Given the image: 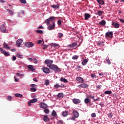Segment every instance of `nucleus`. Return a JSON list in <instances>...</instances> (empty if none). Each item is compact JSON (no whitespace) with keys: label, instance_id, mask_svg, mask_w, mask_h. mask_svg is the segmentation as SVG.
<instances>
[{"label":"nucleus","instance_id":"9","mask_svg":"<svg viewBox=\"0 0 124 124\" xmlns=\"http://www.w3.org/2000/svg\"><path fill=\"white\" fill-rule=\"evenodd\" d=\"M76 80L79 83H84V82H85V81H84V79H83V78H82L81 77H77L76 78Z\"/></svg>","mask_w":124,"mask_h":124},{"label":"nucleus","instance_id":"29","mask_svg":"<svg viewBox=\"0 0 124 124\" xmlns=\"http://www.w3.org/2000/svg\"><path fill=\"white\" fill-rule=\"evenodd\" d=\"M97 1L99 4H101L102 5H104V1L103 0H97Z\"/></svg>","mask_w":124,"mask_h":124},{"label":"nucleus","instance_id":"57","mask_svg":"<svg viewBox=\"0 0 124 124\" xmlns=\"http://www.w3.org/2000/svg\"><path fill=\"white\" fill-rule=\"evenodd\" d=\"M67 120H73V121H75V118L74 117H72V118H68Z\"/></svg>","mask_w":124,"mask_h":124},{"label":"nucleus","instance_id":"5","mask_svg":"<svg viewBox=\"0 0 124 124\" xmlns=\"http://www.w3.org/2000/svg\"><path fill=\"white\" fill-rule=\"evenodd\" d=\"M42 70H43V72L44 73H46V74H49L50 73V69L47 67H43L41 68Z\"/></svg>","mask_w":124,"mask_h":124},{"label":"nucleus","instance_id":"26","mask_svg":"<svg viewBox=\"0 0 124 124\" xmlns=\"http://www.w3.org/2000/svg\"><path fill=\"white\" fill-rule=\"evenodd\" d=\"M99 24L101 26H105L106 25V21L105 20H102L99 22Z\"/></svg>","mask_w":124,"mask_h":124},{"label":"nucleus","instance_id":"20","mask_svg":"<svg viewBox=\"0 0 124 124\" xmlns=\"http://www.w3.org/2000/svg\"><path fill=\"white\" fill-rule=\"evenodd\" d=\"M60 81H61V82H63V83H68V80L62 77L60 78Z\"/></svg>","mask_w":124,"mask_h":124},{"label":"nucleus","instance_id":"50","mask_svg":"<svg viewBox=\"0 0 124 124\" xmlns=\"http://www.w3.org/2000/svg\"><path fill=\"white\" fill-rule=\"evenodd\" d=\"M106 61L107 62L108 64H111V61H110V60L107 59Z\"/></svg>","mask_w":124,"mask_h":124},{"label":"nucleus","instance_id":"28","mask_svg":"<svg viewBox=\"0 0 124 124\" xmlns=\"http://www.w3.org/2000/svg\"><path fill=\"white\" fill-rule=\"evenodd\" d=\"M15 95L16 97H20V98H22V97H23V95L20 93H15Z\"/></svg>","mask_w":124,"mask_h":124},{"label":"nucleus","instance_id":"27","mask_svg":"<svg viewBox=\"0 0 124 124\" xmlns=\"http://www.w3.org/2000/svg\"><path fill=\"white\" fill-rule=\"evenodd\" d=\"M88 63V60L87 59H84L82 62V65H86L87 63Z\"/></svg>","mask_w":124,"mask_h":124},{"label":"nucleus","instance_id":"17","mask_svg":"<svg viewBox=\"0 0 124 124\" xmlns=\"http://www.w3.org/2000/svg\"><path fill=\"white\" fill-rule=\"evenodd\" d=\"M27 67L31 70V71H34V70H35V69L33 68V66L32 65H29L27 66Z\"/></svg>","mask_w":124,"mask_h":124},{"label":"nucleus","instance_id":"38","mask_svg":"<svg viewBox=\"0 0 124 124\" xmlns=\"http://www.w3.org/2000/svg\"><path fill=\"white\" fill-rule=\"evenodd\" d=\"M84 102L86 103V104H88L90 102V99L89 98H86L84 100Z\"/></svg>","mask_w":124,"mask_h":124},{"label":"nucleus","instance_id":"63","mask_svg":"<svg viewBox=\"0 0 124 124\" xmlns=\"http://www.w3.org/2000/svg\"><path fill=\"white\" fill-rule=\"evenodd\" d=\"M30 87H31L32 88L33 87H35V84H31Z\"/></svg>","mask_w":124,"mask_h":124},{"label":"nucleus","instance_id":"53","mask_svg":"<svg viewBox=\"0 0 124 124\" xmlns=\"http://www.w3.org/2000/svg\"><path fill=\"white\" fill-rule=\"evenodd\" d=\"M16 56H13V58H12V61L13 62H14V61H16Z\"/></svg>","mask_w":124,"mask_h":124},{"label":"nucleus","instance_id":"4","mask_svg":"<svg viewBox=\"0 0 124 124\" xmlns=\"http://www.w3.org/2000/svg\"><path fill=\"white\" fill-rule=\"evenodd\" d=\"M53 62V60H46L45 61V63H46V64H47V66H48V67H50V65H52L53 64H52Z\"/></svg>","mask_w":124,"mask_h":124},{"label":"nucleus","instance_id":"18","mask_svg":"<svg viewBox=\"0 0 124 124\" xmlns=\"http://www.w3.org/2000/svg\"><path fill=\"white\" fill-rule=\"evenodd\" d=\"M97 45L100 47H102V46H104V43L103 42L99 41L97 43Z\"/></svg>","mask_w":124,"mask_h":124},{"label":"nucleus","instance_id":"24","mask_svg":"<svg viewBox=\"0 0 124 124\" xmlns=\"http://www.w3.org/2000/svg\"><path fill=\"white\" fill-rule=\"evenodd\" d=\"M68 115V113L66 111H64L62 112V115L63 117H66Z\"/></svg>","mask_w":124,"mask_h":124},{"label":"nucleus","instance_id":"8","mask_svg":"<svg viewBox=\"0 0 124 124\" xmlns=\"http://www.w3.org/2000/svg\"><path fill=\"white\" fill-rule=\"evenodd\" d=\"M111 25L115 29H119V28H120V24L119 23H115V22H114V21L112 22V24Z\"/></svg>","mask_w":124,"mask_h":124},{"label":"nucleus","instance_id":"52","mask_svg":"<svg viewBox=\"0 0 124 124\" xmlns=\"http://www.w3.org/2000/svg\"><path fill=\"white\" fill-rule=\"evenodd\" d=\"M33 61H34V63L35 64L37 63L38 62H37V59H36V58L34 59Z\"/></svg>","mask_w":124,"mask_h":124},{"label":"nucleus","instance_id":"58","mask_svg":"<svg viewBox=\"0 0 124 124\" xmlns=\"http://www.w3.org/2000/svg\"><path fill=\"white\" fill-rule=\"evenodd\" d=\"M57 124H62V121H59L57 122Z\"/></svg>","mask_w":124,"mask_h":124},{"label":"nucleus","instance_id":"16","mask_svg":"<svg viewBox=\"0 0 124 124\" xmlns=\"http://www.w3.org/2000/svg\"><path fill=\"white\" fill-rule=\"evenodd\" d=\"M77 46V43H74L72 44L69 45L68 46V47L69 48H74L75 47H76Z\"/></svg>","mask_w":124,"mask_h":124},{"label":"nucleus","instance_id":"13","mask_svg":"<svg viewBox=\"0 0 124 124\" xmlns=\"http://www.w3.org/2000/svg\"><path fill=\"white\" fill-rule=\"evenodd\" d=\"M43 120L44 122H50V119H49V117H48L46 115H44V118H43Z\"/></svg>","mask_w":124,"mask_h":124},{"label":"nucleus","instance_id":"34","mask_svg":"<svg viewBox=\"0 0 124 124\" xmlns=\"http://www.w3.org/2000/svg\"><path fill=\"white\" fill-rule=\"evenodd\" d=\"M108 117L109 118V119H112V118H113V113H112V112L108 113Z\"/></svg>","mask_w":124,"mask_h":124},{"label":"nucleus","instance_id":"51","mask_svg":"<svg viewBox=\"0 0 124 124\" xmlns=\"http://www.w3.org/2000/svg\"><path fill=\"white\" fill-rule=\"evenodd\" d=\"M31 103H32L31 102V100L28 101V104L29 106H31Z\"/></svg>","mask_w":124,"mask_h":124},{"label":"nucleus","instance_id":"35","mask_svg":"<svg viewBox=\"0 0 124 124\" xmlns=\"http://www.w3.org/2000/svg\"><path fill=\"white\" fill-rule=\"evenodd\" d=\"M112 93V92L110 91H107L105 92V94H111Z\"/></svg>","mask_w":124,"mask_h":124},{"label":"nucleus","instance_id":"54","mask_svg":"<svg viewBox=\"0 0 124 124\" xmlns=\"http://www.w3.org/2000/svg\"><path fill=\"white\" fill-rule=\"evenodd\" d=\"M119 21L121 22V23H123L124 24V19H122V18H119Z\"/></svg>","mask_w":124,"mask_h":124},{"label":"nucleus","instance_id":"31","mask_svg":"<svg viewBox=\"0 0 124 124\" xmlns=\"http://www.w3.org/2000/svg\"><path fill=\"white\" fill-rule=\"evenodd\" d=\"M16 56V57H17V58H18L19 59H23V55L17 53Z\"/></svg>","mask_w":124,"mask_h":124},{"label":"nucleus","instance_id":"30","mask_svg":"<svg viewBox=\"0 0 124 124\" xmlns=\"http://www.w3.org/2000/svg\"><path fill=\"white\" fill-rule=\"evenodd\" d=\"M3 46L6 49H10V47H9V46L7 45V44L4 43Z\"/></svg>","mask_w":124,"mask_h":124},{"label":"nucleus","instance_id":"49","mask_svg":"<svg viewBox=\"0 0 124 124\" xmlns=\"http://www.w3.org/2000/svg\"><path fill=\"white\" fill-rule=\"evenodd\" d=\"M91 116L93 117V118H95V117H96V114L95 113H93L92 114Z\"/></svg>","mask_w":124,"mask_h":124},{"label":"nucleus","instance_id":"45","mask_svg":"<svg viewBox=\"0 0 124 124\" xmlns=\"http://www.w3.org/2000/svg\"><path fill=\"white\" fill-rule=\"evenodd\" d=\"M57 24L59 26H61L62 25V20H59L57 21Z\"/></svg>","mask_w":124,"mask_h":124},{"label":"nucleus","instance_id":"56","mask_svg":"<svg viewBox=\"0 0 124 124\" xmlns=\"http://www.w3.org/2000/svg\"><path fill=\"white\" fill-rule=\"evenodd\" d=\"M8 99L9 100H12V97L11 96H8Z\"/></svg>","mask_w":124,"mask_h":124},{"label":"nucleus","instance_id":"14","mask_svg":"<svg viewBox=\"0 0 124 124\" xmlns=\"http://www.w3.org/2000/svg\"><path fill=\"white\" fill-rule=\"evenodd\" d=\"M73 113L74 116L75 118H78V117H79V113H78L77 111L75 110H73Z\"/></svg>","mask_w":124,"mask_h":124},{"label":"nucleus","instance_id":"33","mask_svg":"<svg viewBox=\"0 0 124 124\" xmlns=\"http://www.w3.org/2000/svg\"><path fill=\"white\" fill-rule=\"evenodd\" d=\"M52 116L53 117H57V112L55 110H53L52 113H51Z\"/></svg>","mask_w":124,"mask_h":124},{"label":"nucleus","instance_id":"6","mask_svg":"<svg viewBox=\"0 0 124 124\" xmlns=\"http://www.w3.org/2000/svg\"><path fill=\"white\" fill-rule=\"evenodd\" d=\"M40 107L43 109H47V108H48V106H47V104L45 103H41L40 104Z\"/></svg>","mask_w":124,"mask_h":124},{"label":"nucleus","instance_id":"41","mask_svg":"<svg viewBox=\"0 0 124 124\" xmlns=\"http://www.w3.org/2000/svg\"><path fill=\"white\" fill-rule=\"evenodd\" d=\"M54 87L56 88L57 89H58V88L62 87V86H61V85L57 83L54 85Z\"/></svg>","mask_w":124,"mask_h":124},{"label":"nucleus","instance_id":"37","mask_svg":"<svg viewBox=\"0 0 124 124\" xmlns=\"http://www.w3.org/2000/svg\"><path fill=\"white\" fill-rule=\"evenodd\" d=\"M32 103H35V102H37V99L33 98L32 100H30Z\"/></svg>","mask_w":124,"mask_h":124},{"label":"nucleus","instance_id":"60","mask_svg":"<svg viewBox=\"0 0 124 124\" xmlns=\"http://www.w3.org/2000/svg\"><path fill=\"white\" fill-rule=\"evenodd\" d=\"M24 74H19V77H24Z\"/></svg>","mask_w":124,"mask_h":124},{"label":"nucleus","instance_id":"10","mask_svg":"<svg viewBox=\"0 0 124 124\" xmlns=\"http://www.w3.org/2000/svg\"><path fill=\"white\" fill-rule=\"evenodd\" d=\"M106 36H107V37H110L112 38L113 37V32L110 31L107 32L106 33Z\"/></svg>","mask_w":124,"mask_h":124},{"label":"nucleus","instance_id":"44","mask_svg":"<svg viewBox=\"0 0 124 124\" xmlns=\"http://www.w3.org/2000/svg\"><path fill=\"white\" fill-rule=\"evenodd\" d=\"M21 3H23L24 4H26L27 3V1L26 0H19Z\"/></svg>","mask_w":124,"mask_h":124},{"label":"nucleus","instance_id":"7","mask_svg":"<svg viewBox=\"0 0 124 124\" xmlns=\"http://www.w3.org/2000/svg\"><path fill=\"white\" fill-rule=\"evenodd\" d=\"M78 88H82L83 89H85L86 88H88L89 87V85L87 84V83H82L81 84H80L78 86Z\"/></svg>","mask_w":124,"mask_h":124},{"label":"nucleus","instance_id":"19","mask_svg":"<svg viewBox=\"0 0 124 124\" xmlns=\"http://www.w3.org/2000/svg\"><path fill=\"white\" fill-rule=\"evenodd\" d=\"M51 7L54 8V9H58L60 8V5L59 4H57V5H51Z\"/></svg>","mask_w":124,"mask_h":124},{"label":"nucleus","instance_id":"40","mask_svg":"<svg viewBox=\"0 0 124 124\" xmlns=\"http://www.w3.org/2000/svg\"><path fill=\"white\" fill-rule=\"evenodd\" d=\"M30 90L31 92H36V88L34 87H32L30 88Z\"/></svg>","mask_w":124,"mask_h":124},{"label":"nucleus","instance_id":"22","mask_svg":"<svg viewBox=\"0 0 124 124\" xmlns=\"http://www.w3.org/2000/svg\"><path fill=\"white\" fill-rule=\"evenodd\" d=\"M84 16L85 20H88V18H91V15L89 14H85Z\"/></svg>","mask_w":124,"mask_h":124},{"label":"nucleus","instance_id":"25","mask_svg":"<svg viewBox=\"0 0 124 124\" xmlns=\"http://www.w3.org/2000/svg\"><path fill=\"white\" fill-rule=\"evenodd\" d=\"M51 46H53V47H56L57 49H59L60 48V46L58 44H51Z\"/></svg>","mask_w":124,"mask_h":124},{"label":"nucleus","instance_id":"59","mask_svg":"<svg viewBox=\"0 0 124 124\" xmlns=\"http://www.w3.org/2000/svg\"><path fill=\"white\" fill-rule=\"evenodd\" d=\"M96 75H94V74H92V75H91V77L92 78H95V77H96Z\"/></svg>","mask_w":124,"mask_h":124},{"label":"nucleus","instance_id":"36","mask_svg":"<svg viewBox=\"0 0 124 124\" xmlns=\"http://www.w3.org/2000/svg\"><path fill=\"white\" fill-rule=\"evenodd\" d=\"M44 112L46 113V114H49V113L50 112V110L46 108L45 109V110H44Z\"/></svg>","mask_w":124,"mask_h":124},{"label":"nucleus","instance_id":"11","mask_svg":"<svg viewBox=\"0 0 124 124\" xmlns=\"http://www.w3.org/2000/svg\"><path fill=\"white\" fill-rule=\"evenodd\" d=\"M23 42V40L21 39H18L16 42V45L17 47H20L21 46V45L22 44V43Z\"/></svg>","mask_w":124,"mask_h":124},{"label":"nucleus","instance_id":"15","mask_svg":"<svg viewBox=\"0 0 124 124\" xmlns=\"http://www.w3.org/2000/svg\"><path fill=\"white\" fill-rule=\"evenodd\" d=\"M0 30H1V31H2V32H5V31H6V27L4 25H2L0 26Z\"/></svg>","mask_w":124,"mask_h":124},{"label":"nucleus","instance_id":"47","mask_svg":"<svg viewBox=\"0 0 124 124\" xmlns=\"http://www.w3.org/2000/svg\"><path fill=\"white\" fill-rule=\"evenodd\" d=\"M36 32H37L38 33H43V31H42V30H37Z\"/></svg>","mask_w":124,"mask_h":124},{"label":"nucleus","instance_id":"55","mask_svg":"<svg viewBox=\"0 0 124 124\" xmlns=\"http://www.w3.org/2000/svg\"><path fill=\"white\" fill-rule=\"evenodd\" d=\"M0 52H1V53H2V54H3V53H4V51H3V49L1 47H0Z\"/></svg>","mask_w":124,"mask_h":124},{"label":"nucleus","instance_id":"48","mask_svg":"<svg viewBox=\"0 0 124 124\" xmlns=\"http://www.w3.org/2000/svg\"><path fill=\"white\" fill-rule=\"evenodd\" d=\"M63 36V34H62V33H59V35H58V37L59 38H62Z\"/></svg>","mask_w":124,"mask_h":124},{"label":"nucleus","instance_id":"64","mask_svg":"<svg viewBox=\"0 0 124 124\" xmlns=\"http://www.w3.org/2000/svg\"><path fill=\"white\" fill-rule=\"evenodd\" d=\"M15 82H19V78H15Z\"/></svg>","mask_w":124,"mask_h":124},{"label":"nucleus","instance_id":"61","mask_svg":"<svg viewBox=\"0 0 124 124\" xmlns=\"http://www.w3.org/2000/svg\"><path fill=\"white\" fill-rule=\"evenodd\" d=\"M97 89H101V85H99L98 86H96Z\"/></svg>","mask_w":124,"mask_h":124},{"label":"nucleus","instance_id":"21","mask_svg":"<svg viewBox=\"0 0 124 124\" xmlns=\"http://www.w3.org/2000/svg\"><path fill=\"white\" fill-rule=\"evenodd\" d=\"M6 10L9 12L10 15H13L14 14V12L9 9H7Z\"/></svg>","mask_w":124,"mask_h":124},{"label":"nucleus","instance_id":"39","mask_svg":"<svg viewBox=\"0 0 124 124\" xmlns=\"http://www.w3.org/2000/svg\"><path fill=\"white\" fill-rule=\"evenodd\" d=\"M3 54L4 55V56H6L7 57H8V56L10 55V54H9V52H7L5 51H4V52H3Z\"/></svg>","mask_w":124,"mask_h":124},{"label":"nucleus","instance_id":"3","mask_svg":"<svg viewBox=\"0 0 124 124\" xmlns=\"http://www.w3.org/2000/svg\"><path fill=\"white\" fill-rule=\"evenodd\" d=\"M25 45L26 47H28V48H31V47L34 46V44L31 42H26L25 43Z\"/></svg>","mask_w":124,"mask_h":124},{"label":"nucleus","instance_id":"2","mask_svg":"<svg viewBox=\"0 0 124 124\" xmlns=\"http://www.w3.org/2000/svg\"><path fill=\"white\" fill-rule=\"evenodd\" d=\"M50 69H51V70H53L55 72V73H57V72H59V71H61V69L58 67L57 65L52 64L50 65L49 66Z\"/></svg>","mask_w":124,"mask_h":124},{"label":"nucleus","instance_id":"1","mask_svg":"<svg viewBox=\"0 0 124 124\" xmlns=\"http://www.w3.org/2000/svg\"><path fill=\"white\" fill-rule=\"evenodd\" d=\"M55 19V16H51L49 18L46 20L45 21V23H46L47 26H48L47 29L49 30V31H52V30H54V29H55V22H52V25H51V24H50V22L54 21Z\"/></svg>","mask_w":124,"mask_h":124},{"label":"nucleus","instance_id":"62","mask_svg":"<svg viewBox=\"0 0 124 124\" xmlns=\"http://www.w3.org/2000/svg\"><path fill=\"white\" fill-rule=\"evenodd\" d=\"M33 81H34L35 82H37V79L35 78H33Z\"/></svg>","mask_w":124,"mask_h":124},{"label":"nucleus","instance_id":"32","mask_svg":"<svg viewBox=\"0 0 124 124\" xmlns=\"http://www.w3.org/2000/svg\"><path fill=\"white\" fill-rule=\"evenodd\" d=\"M58 97L60 98H62L63 97V93H59L57 95Z\"/></svg>","mask_w":124,"mask_h":124},{"label":"nucleus","instance_id":"46","mask_svg":"<svg viewBox=\"0 0 124 124\" xmlns=\"http://www.w3.org/2000/svg\"><path fill=\"white\" fill-rule=\"evenodd\" d=\"M49 80H46L45 81V84H46V86H48V85H49Z\"/></svg>","mask_w":124,"mask_h":124},{"label":"nucleus","instance_id":"42","mask_svg":"<svg viewBox=\"0 0 124 124\" xmlns=\"http://www.w3.org/2000/svg\"><path fill=\"white\" fill-rule=\"evenodd\" d=\"M79 57L77 55H74L72 57L73 60H77Z\"/></svg>","mask_w":124,"mask_h":124},{"label":"nucleus","instance_id":"43","mask_svg":"<svg viewBox=\"0 0 124 124\" xmlns=\"http://www.w3.org/2000/svg\"><path fill=\"white\" fill-rule=\"evenodd\" d=\"M43 48V50H45V49H47V47H48V45H42Z\"/></svg>","mask_w":124,"mask_h":124},{"label":"nucleus","instance_id":"12","mask_svg":"<svg viewBox=\"0 0 124 124\" xmlns=\"http://www.w3.org/2000/svg\"><path fill=\"white\" fill-rule=\"evenodd\" d=\"M73 102H74L75 104H79V103H81V100L79 99L74 98L73 99Z\"/></svg>","mask_w":124,"mask_h":124},{"label":"nucleus","instance_id":"23","mask_svg":"<svg viewBox=\"0 0 124 124\" xmlns=\"http://www.w3.org/2000/svg\"><path fill=\"white\" fill-rule=\"evenodd\" d=\"M103 14H104V11H98L97 12V15L99 16H102V15Z\"/></svg>","mask_w":124,"mask_h":124}]
</instances>
